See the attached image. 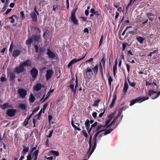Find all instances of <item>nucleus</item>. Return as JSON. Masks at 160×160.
Segmentation results:
<instances>
[{"label":"nucleus","mask_w":160,"mask_h":160,"mask_svg":"<svg viewBox=\"0 0 160 160\" xmlns=\"http://www.w3.org/2000/svg\"><path fill=\"white\" fill-rule=\"evenodd\" d=\"M39 152V150L38 149L36 150L32 153V156L34 157H38Z\"/></svg>","instance_id":"nucleus-35"},{"label":"nucleus","mask_w":160,"mask_h":160,"mask_svg":"<svg viewBox=\"0 0 160 160\" xmlns=\"http://www.w3.org/2000/svg\"><path fill=\"white\" fill-rule=\"evenodd\" d=\"M53 130H52V131H51L50 132V133H49V135H47V138H51V137H52V133H53Z\"/></svg>","instance_id":"nucleus-53"},{"label":"nucleus","mask_w":160,"mask_h":160,"mask_svg":"<svg viewBox=\"0 0 160 160\" xmlns=\"http://www.w3.org/2000/svg\"><path fill=\"white\" fill-rule=\"evenodd\" d=\"M16 112V110L13 109H10L7 110L6 114L10 117H12L15 116Z\"/></svg>","instance_id":"nucleus-9"},{"label":"nucleus","mask_w":160,"mask_h":160,"mask_svg":"<svg viewBox=\"0 0 160 160\" xmlns=\"http://www.w3.org/2000/svg\"><path fill=\"white\" fill-rule=\"evenodd\" d=\"M49 140L48 139H47L46 141L45 145L47 147H49Z\"/></svg>","instance_id":"nucleus-51"},{"label":"nucleus","mask_w":160,"mask_h":160,"mask_svg":"<svg viewBox=\"0 0 160 160\" xmlns=\"http://www.w3.org/2000/svg\"><path fill=\"white\" fill-rule=\"evenodd\" d=\"M48 105V103H46L43 106V111L42 112L43 113H45V110L46 109Z\"/></svg>","instance_id":"nucleus-48"},{"label":"nucleus","mask_w":160,"mask_h":160,"mask_svg":"<svg viewBox=\"0 0 160 160\" xmlns=\"http://www.w3.org/2000/svg\"><path fill=\"white\" fill-rule=\"evenodd\" d=\"M101 62L102 63L103 65H105V56L103 57L102 58Z\"/></svg>","instance_id":"nucleus-45"},{"label":"nucleus","mask_w":160,"mask_h":160,"mask_svg":"<svg viewBox=\"0 0 160 160\" xmlns=\"http://www.w3.org/2000/svg\"><path fill=\"white\" fill-rule=\"evenodd\" d=\"M97 113L96 112H94L92 113V116L94 118H96L97 116Z\"/></svg>","instance_id":"nucleus-58"},{"label":"nucleus","mask_w":160,"mask_h":160,"mask_svg":"<svg viewBox=\"0 0 160 160\" xmlns=\"http://www.w3.org/2000/svg\"><path fill=\"white\" fill-rule=\"evenodd\" d=\"M42 109H41L38 114V118L36 119L37 120L38 119L40 120V117L42 113Z\"/></svg>","instance_id":"nucleus-38"},{"label":"nucleus","mask_w":160,"mask_h":160,"mask_svg":"<svg viewBox=\"0 0 160 160\" xmlns=\"http://www.w3.org/2000/svg\"><path fill=\"white\" fill-rule=\"evenodd\" d=\"M77 10V8H76L75 10H73L72 11L71 13V19L74 24L77 25L78 24V21L75 16Z\"/></svg>","instance_id":"nucleus-3"},{"label":"nucleus","mask_w":160,"mask_h":160,"mask_svg":"<svg viewBox=\"0 0 160 160\" xmlns=\"http://www.w3.org/2000/svg\"><path fill=\"white\" fill-rule=\"evenodd\" d=\"M20 63L24 68L25 67H30L32 65V62L31 60L29 59L26 60L23 62Z\"/></svg>","instance_id":"nucleus-10"},{"label":"nucleus","mask_w":160,"mask_h":160,"mask_svg":"<svg viewBox=\"0 0 160 160\" xmlns=\"http://www.w3.org/2000/svg\"><path fill=\"white\" fill-rule=\"evenodd\" d=\"M97 140H94L93 139H92V142L94 145L92 148V149L90 152L89 153L88 155V158H89L91 156V154L93 153L94 150L96 148L97 146Z\"/></svg>","instance_id":"nucleus-13"},{"label":"nucleus","mask_w":160,"mask_h":160,"mask_svg":"<svg viewBox=\"0 0 160 160\" xmlns=\"http://www.w3.org/2000/svg\"><path fill=\"white\" fill-rule=\"evenodd\" d=\"M27 160H32V153L30 152L27 156Z\"/></svg>","instance_id":"nucleus-44"},{"label":"nucleus","mask_w":160,"mask_h":160,"mask_svg":"<svg viewBox=\"0 0 160 160\" xmlns=\"http://www.w3.org/2000/svg\"><path fill=\"white\" fill-rule=\"evenodd\" d=\"M103 36L102 35L101 36L100 40L99 42V47H100L101 45H102V43L103 42Z\"/></svg>","instance_id":"nucleus-46"},{"label":"nucleus","mask_w":160,"mask_h":160,"mask_svg":"<svg viewBox=\"0 0 160 160\" xmlns=\"http://www.w3.org/2000/svg\"><path fill=\"white\" fill-rule=\"evenodd\" d=\"M112 130L113 129L112 128L109 129L108 130L105 131L104 132H103V134L104 135H106L110 133Z\"/></svg>","instance_id":"nucleus-32"},{"label":"nucleus","mask_w":160,"mask_h":160,"mask_svg":"<svg viewBox=\"0 0 160 160\" xmlns=\"http://www.w3.org/2000/svg\"><path fill=\"white\" fill-rule=\"evenodd\" d=\"M20 13L22 16V19H25V14L23 11H22L20 12Z\"/></svg>","instance_id":"nucleus-49"},{"label":"nucleus","mask_w":160,"mask_h":160,"mask_svg":"<svg viewBox=\"0 0 160 160\" xmlns=\"http://www.w3.org/2000/svg\"><path fill=\"white\" fill-rule=\"evenodd\" d=\"M29 99L30 102H31L32 103H33L35 101V97L33 96V94L32 93H31L30 94Z\"/></svg>","instance_id":"nucleus-28"},{"label":"nucleus","mask_w":160,"mask_h":160,"mask_svg":"<svg viewBox=\"0 0 160 160\" xmlns=\"http://www.w3.org/2000/svg\"><path fill=\"white\" fill-rule=\"evenodd\" d=\"M99 67H100V69L101 71V74H102V76H103L102 67V66L101 63H100V64Z\"/></svg>","instance_id":"nucleus-59"},{"label":"nucleus","mask_w":160,"mask_h":160,"mask_svg":"<svg viewBox=\"0 0 160 160\" xmlns=\"http://www.w3.org/2000/svg\"><path fill=\"white\" fill-rule=\"evenodd\" d=\"M41 40V36L40 34L33 35L30 38H28L26 42V44L28 45H30L32 42L35 45L39 43Z\"/></svg>","instance_id":"nucleus-1"},{"label":"nucleus","mask_w":160,"mask_h":160,"mask_svg":"<svg viewBox=\"0 0 160 160\" xmlns=\"http://www.w3.org/2000/svg\"><path fill=\"white\" fill-rule=\"evenodd\" d=\"M119 15V13L118 12H116V15L115 17V19H117L118 18V16Z\"/></svg>","instance_id":"nucleus-63"},{"label":"nucleus","mask_w":160,"mask_h":160,"mask_svg":"<svg viewBox=\"0 0 160 160\" xmlns=\"http://www.w3.org/2000/svg\"><path fill=\"white\" fill-rule=\"evenodd\" d=\"M93 134H92L90 135L89 139V140L88 143L89 144V148L88 150V153L91 150L92 147V137L93 135Z\"/></svg>","instance_id":"nucleus-19"},{"label":"nucleus","mask_w":160,"mask_h":160,"mask_svg":"<svg viewBox=\"0 0 160 160\" xmlns=\"http://www.w3.org/2000/svg\"><path fill=\"white\" fill-rule=\"evenodd\" d=\"M116 98H117V96H116V95H115L114 96V98H113L110 104V108H112L113 107L114 105L115 104V101L116 99Z\"/></svg>","instance_id":"nucleus-27"},{"label":"nucleus","mask_w":160,"mask_h":160,"mask_svg":"<svg viewBox=\"0 0 160 160\" xmlns=\"http://www.w3.org/2000/svg\"><path fill=\"white\" fill-rule=\"evenodd\" d=\"M0 79H1V81L2 82H5V81H7V79L5 77H2Z\"/></svg>","instance_id":"nucleus-54"},{"label":"nucleus","mask_w":160,"mask_h":160,"mask_svg":"<svg viewBox=\"0 0 160 160\" xmlns=\"http://www.w3.org/2000/svg\"><path fill=\"white\" fill-rule=\"evenodd\" d=\"M114 115L113 113H112V114H111L109 115H108V117L109 118L108 119L111 120V121L112 120V118L113 117Z\"/></svg>","instance_id":"nucleus-52"},{"label":"nucleus","mask_w":160,"mask_h":160,"mask_svg":"<svg viewBox=\"0 0 160 160\" xmlns=\"http://www.w3.org/2000/svg\"><path fill=\"white\" fill-rule=\"evenodd\" d=\"M22 147L23 149L21 152V153L23 155L26 154L28 152L29 150V147H27L25 145H23Z\"/></svg>","instance_id":"nucleus-18"},{"label":"nucleus","mask_w":160,"mask_h":160,"mask_svg":"<svg viewBox=\"0 0 160 160\" xmlns=\"http://www.w3.org/2000/svg\"><path fill=\"white\" fill-rule=\"evenodd\" d=\"M50 152L52 154L56 156H58L59 155V153L58 151L54 150H51Z\"/></svg>","instance_id":"nucleus-29"},{"label":"nucleus","mask_w":160,"mask_h":160,"mask_svg":"<svg viewBox=\"0 0 160 160\" xmlns=\"http://www.w3.org/2000/svg\"><path fill=\"white\" fill-rule=\"evenodd\" d=\"M101 100L99 99H98L95 101L93 103V106L95 107H97L98 106V103L100 102Z\"/></svg>","instance_id":"nucleus-33"},{"label":"nucleus","mask_w":160,"mask_h":160,"mask_svg":"<svg viewBox=\"0 0 160 160\" xmlns=\"http://www.w3.org/2000/svg\"><path fill=\"white\" fill-rule=\"evenodd\" d=\"M47 54L49 58H55L56 55L55 53L52 52L49 48L47 49Z\"/></svg>","instance_id":"nucleus-15"},{"label":"nucleus","mask_w":160,"mask_h":160,"mask_svg":"<svg viewBox=\"0 0 160 160\" xmlns=\"http://www.w3.org/2000/svg\"><path fill=\"white\" fill-rule=\"evenodd\" d=\"M16 17V16L15 15H13L9 18L11 20L10 21V22L11 23H12L14 22L15 19L14 18H13V17Z\"/></svg>","instance_id":"nucleus-41"},{"label":"nucleus","mask_w":160,"mask_h":160,"mask_svg":"<svg viewBox=\"0 0 160 160\" xmlns=\"http://www.w3.org/2000/svg\"><path fill=\"white\" fill-rule=\"evenodd\" d=\"M85 55H86L82 57L80 59H77V58H75L72 60L68 64V68H70L71 66H72L73 64H74L76 62L83 59L85 58Z\"/></svg>","instance_id":"nucleus-8"},{"label":"nucleus","mask_w":160,"mask_h":160,"mask_svg":"<svg viewBox=\"0 0 160 160\" xmlns=\"http://www.w3.org/2000/svg\"><path fill=\"white\" fill-rule=\"evenodd\" d=\"M12 9L10 8L7 9L6 12H5V14L6 15L8 14L12 10Z\"/></svg>","instance_id":"nucleus-62"},{"label":"nucleus","mask_w":160,"mask_h":160,"mask_svg":"<svg viewBox=\"0 0 160 160\" xmlns=\"http://www.w3.org/2000/svg\"><path fill=\"white\" fill-rule=\"evenodd\" d=\"M85 127H90V124L89 120L88 119L86 120L85 123Z\"/></svg>","instance_id":"nucleus-40"},{"label":"nucleus","mask_w":160,"mask_h":160,"mask_svg":"<svg viewBox=\"0 0 160 160\" xmlns=\"http://www.w3.org/2000/svg\"><path fill=\"white\" fill-rule=\"evenodd\" d=\"M30 15L33 22H36L37 21V16L36 13H35V12H31L30 13Z\"/></svg>","instance_id":"nucleus-14"},{"label":"nucleus","mask_w":160,"mask_h":160,"mask_svg":"<svg viewBox=\"0 0 160 160\" xmlns=\"http://www.w3.org/2000/svg\"><path fill=\"white\" fill-rule=\"evenodd\" d=\"M34 47L35 48V52L36 53L39 52L41 55H43L46 51L44 48L40 47L39 48L37 45H35Z\"/></svg>","instance_id":"nucleus-7"},{"label":"nucleus","mask_w":160,"mask_h":160,"mask_svg":"<svg viewBox=\"0 0 160 160\" xmlns=\"http://www.w3.org/2000/svg\"><path fill=\"white\" fill-rule=\"evenodd\" d=\"M146 14L148 18H149L150 16H153L154 15V14L151 13H147Z\"/></svg>","instance_id":"nucleus-55"},{"label":"nucleus","mask_w":160,"mask_h":160,"mask_svg":"<svg viewBox=\"0 0 160 160\" xmlns=\"http://www.w3.org/2000/svg\"><path fill=\"white\" fill-rule=\"evenodd\" d=\"M10 107V105L8 103H6L1 105V108L2 109H4L6 108H8Z\"/></svg>","instance_id":"nucleus-26"},{"label":"nucleus","mask_w":160,"mask_h":160,"mask_svg":"<svg viewBox=\"0 0 160 160\" xmlns=\"http://www.w3.org/2000/svg\"><path fill=\"white\" fill-rule=\"evenodd\" d=\"M126 66L127 71H128V72L129 73L130 72V66L129 64H126Z\"/></svg>","instance_id":"nucleus-56"},{"label":"nucleus","mask_w":160,"mask_h":160,"mask_svg":"<svg viewBox=\"0 0 160 160\" xmlns=\"http://www.w3.org/2000/svg\"><path fill=\"white\" fill-rule=\"evenodd\" d=\"M71 124H72V126L74 128L75 130H78L79 131H80L81 130V129L80 128H78V127H77L75 125H74V120H73V118H72Z\"/></svg>","instance_id":"nucleus-22"},{"label":"nucleus","mask_w":160,"mask_h":160,"mask_svg":"<svg viewBox=\"0 0 160 160\" xmlns=\"http://www.w3.org/2000/svg\"><path fill=\"white\" fill-rule=\"evenodd\" d=\"M82 133L84 134V136L86 138H88V136L86 132V131L85 129H84L82 131Z\"/></svg>","instance_id":"nucleus-36"},{"label":"nucleus","mask_w":160,"mask_h":160,"mask_svg":"<svg viewBox=\"0 0 160 160\" xmlns=\"http://www.w3.org/2000/svg\"><path fill=\"white\" fill-rule=\"evenodd\" d=\"M29 120L27 118L25 119L23 122V125L24 126H26L28 123Z\"/></svg>","instance_id":"nucleus-42"},{"label":"nucleus","mask_w":160,"mask_h":160,"mask_svg":"<svg viewBox=\"0 0 160 160\" xmlns=\"http://www.w3.org/2000/svg\"><path fill=\"white\" fill-rule=\"evenodd\" d=\"M128 82L129 85L131 86H132L133 87H134L136 85V83L134 82H131L130 81L129 79L128 78Z\"/></svg>","instance_id":"nucleus-34"},{"label":"nucleus","mask_w":160,"mask_h":160,"mask_svg":"<svg viewBox=\"0 0 160 160\" xmlns=\"http://www.w3.org/2000/svg\"><path fill=\"white\" fill-rule=\"evenodd\" d=\"M24 71V68L20 63L19 66L15 68L13 70V72L19 74L23 72Z\"/></svg>","instance_id":"nucleus-6"},{"label":"nucleus","mask_w":160,"mask_h":160,"mask_svg":"<svg viewBox=\"0 0 160 160\" xmlns=\"http://www.w3.org/2000/svg\"><path fill=\"white\" fill-rule=\"evenodd\" d=\"M38 72V70L35 67L32 68L30 71V74L34 79H35L37 78Z\"/></svg>","instance_id":"nucleus-5"},{"label":"nucleus","mask_w":160,"mask_h":160,"mask_svg":"<svg viewBox=\"0 0 160 160\" xmlns=\"http://www.w3.org/2000/svg\"><path fill=\"white\" fill-rule=\"evenodd\" d=\"M15 78V75L14 73H11L10 74V81H11L12 83L14 82Z\"/></svg>","instance_id":"nucleus-23"},{"label":"nucleus","mask_w":160,"mask_h":160,"mask_svg":"<svg viewBox=\"0 0 160 160\" xmlns=\"http://www.w3.org/2000/svg\"><path fill=\"white\" fill-rule=\"evenodd\" d=\"M128 88V85L127 81L125 80L124 83V88L123 89V92L125 93H126Z\"/></svg>","instance_id":"nucleus-20"},{"label":"nucleus","mask_w":160,"mask_h":160,"mask_svg":"<svg viewBox=\"0 0 160 160\" xmlns=\"http://www.w3.org/2000/svg\"><path fill=\"white\" fill-rule=\"evenodd\" d=\"M18 93L20 97L22 98H24L27 95V92L25 89H19L18 90Z\"/></svg>","instance_id":"nucleus-11"},{"label":"nucleus","mask_w":160,"mask_h":160,"mask_svg":"<svg viewBox=\"0 0 160 160\" xmlns=\"http://www.w3.org/2000/svg\"><path fill=\"white\" fill-rule=\"evenodd\" d=\"M98 64H96L95 67L92 68V69L93 72L94 74L95 75H96L97 74L98 72Z\"/></svg>","instance_id":"nucleus-21"},{"label":"nucleus","mask_w":160,"mask_h":160,"mask_svg":"<svg viewBox=\"0 0 160 160\" xmlns=\"http://www.w3.org/2000/svg\"><path fill=\"white\" fill-rule=\"evenodd\" d=\"M84 76L88 79H90L93 75L92 70L89 67H88L86 70L85 73L84 74Z\"/></svg>","instance_id":"nucleus-4"},{"label":"nucleus","mask_w":160,"mask_h":160,"mask_svg":"<svg viewBox=\"0 0 160 160\" xmlns=\"http://www.w3.org/2000/svg\"><path fill=\"white\" fill-rule=\"evenodd\" d=\"M21 51L19 49H15L13 51L12 56L16 58L21 53Z\"/></svg>","instance_id":"nucleus-17"},{"label":"nucleus","mask_w":160,"mask_h":160,"mask_svg":"<svg viewBox=\"0 0 160 160\" xmlns=\"http://www.w3.org/2000/svg\"><path fill=\"white\" fill-rule=\"evenodd\" d=\"M157 92L156 91H149V92L148 93V96L151 97L152 95H153L154 94L156 93Z\"/></svg>","instance_id":"nucleus-39"},{"label":"nucleus","mask_w":160,"mask_h":160,"mask_svg":"<svg viewBox=\"0 0 160 160\" xmlns=\"http://www.w3.org/2000/svg\"><path fill=\"white\" fill-rule=\"evenodd\" d=\"M19 107L23 110H26L27 109V107L25 104L23 103H21L19 104Z\"/></svg>","instance_id":"nucleus-30"},{"label":"nucleus","mask_w":160,"mask_h":160,"mask_svg":"<svg viewBox=\"0 0 160 160\" xmlns=\"http://www.w3.org/2000/svg\"><path fill=\"white\" fill-rule=\"evenodd\" d=\"M53 73L54 72L52 69H49L47 71L46 76L47 80H49L52 78Z\"/></svg>","instance_id":"nucleus-12"},{"label":"nucleus","mask_w":160,"mask_h":160,"mask_svg":"<svg viewBox=\"0 0 160 160\" xmlns=\"http://www.w3.org/2000/svg\"><path fill=\"white\" fill-rule=\"evenodd\" d=\"M148 99L149 97L148 96H147L146 97H143L142 98H140L139 97L131 101L130 104V106H132L137 102H141L144 101Z\"/></svg>","instance_id":"nucleus-2"},{"label":"nucleus","mask_w":160,"mask_h":160,"mask_svg":"<svg viewBox=\"0 0 160 160\" xmlns=\"http://www.w3.org/2000/svg\"><path fill=\"white\" fill-rule=\"evenodd\" d=\"M43 85L40 83H37L33 86V89L34 91H38L43 87Z\"/></svg>","instance_id":"nucleus-16"},{"label":"nucleus","mask_w":160,"mask_h":160,"mask_svg":"<svg viewBox=\"0 0 160 160\" xmlns=\"http://www.w3.org/2000/svg\"><path fill=\"white\" fill-rule=\"evenodd\" d=\"M137 41L140 43H142L143 42V40L145 39L141 37L138 36L137 38Z\"/></svg>","instance_id":"nucleus-31"},{"label":"nucleus","mask_w":160,"mask_h":160,"mask_svg":"<svg viewBox=\"0 0 160 160\" xmlns=\"http://www.w3.org/2000/svg\"><path fill=\"white\" fill-rule=\"evenodd\" d=\"M39 109V107H37L35 109L33 110L32 113H33V114L34 115L35 112H36L37 111H38Z\"/></svg>","instance_id":"nucleus-47"},{"label":"nucleus","mask_w":160,"mask_h":160,"mask_svg":"<svg viewBox=\"0 0 160 160\" xmlns=\"http://www.w3.org/2000/svg\"><path fill=\"white\" fill-rule=\"evenodd\" d=\"M46 33V32H44L43 33V37L46 40H47L48 39V38L47 36H45Z\"/></svg>","instance_id":"nucleus-61"},{"label":"nucleus","mask_w":160,"mask_h":160,"mask_svg":"<svg viewBox=\"0 0 160 160\" xmlns=\"http://www.w3.org/2000/svg\"><path fill=\"white\" fill-rule=\"evenodd\" d=\"M103 125H100L98 126L96 128V130H95V131H98L100 130L102 127Z\"/></svg>","instance_id":"nucleus-43"},{"label":"nucleus","mask_w":160,"mask_h":160,"mask_svg":"<svg viewBox=\"0 0 160 160\" xmlns=\"http://www.w3.org/2000/svg\"><path fill=\"white\" fill-rule=\"evenodd\" d=\"M160 95V91H159L157 93L156 96L154 98H152V99H155L158 98Z\"/></svg>","instance_id":"nucleus-60"},{"label":"nucleus","mask_w":160,"mask_h":160,"mask_svg":"<svg viewBox=\"0 0 160 160\" xmlns=\"http://www.w3.org/2000/svg\"><path fill=\"white\" fill-rule=\"evenodd\" d=\"M119 116V114H118L117 117L115 118L113 121L108 125H107V128H109L111 126H112V125L114 124L116 122V121L117 119H118V117Z\"/></svg>","instance_id":"nucleus-24"},{"label":"nucleus","mask_w":160,"mask_h":160,"mask_svg":"<svg viewBox=\"0 0 160 160\" xmlns=\"http://www.w3.org/2000/svg\"><path fill=\"white\" fill-rule=\"evenodd\" d=\"M98 124V122H96L93 124H92L91 125V127H92V128H93L96 126Z\"/></svg>","instance_id":"nucleus-50"},{"label":"nucleus","mask_w":160,"mask_h":160,"mask_svg":"<svg viewBox=\"0 0 160 160\" xmlns=\"http://www.w3.org/2000/svg\"><path fill=\"white\" fill-rule=\"evenodd\" d=\"M49 96H50L49 93L48 92V93H47V96L44 99V100L43 101H42V102H43L46 100L48 99V98H49Z\"/></svg>","instance_id":"nucleus-57"},{"label":"nucleus","mask_w":160,"mask_h":160,"mask_svg":"<svg viewBox=\"0 0 160 160\" xmlns=\"http://www.w3.org/2000/svg\"><path fill=\"white\" fill-rule=\"evenodd\" d=\"M81 18L83 21L85 22L87 20V18L86 17H81Z\"/></svg>","instance_id":"nucleus-64"},{"label":"nucleus","mask_w":160,"mask_h":160,"mask_svg":"<svg viewBox=\"0 0 160 160\" xmlns=\"http://www.w3.org/2000/svg\"><path fill=\"white\" fill-rule=\"evenodd\" d=\"M34 31L36 33L40 34L41 32V30L40 29L37 27H33Z\"/></svg>","instance_id":"nucleus-25"},{"label":"nucleus","mask_w":160,"mask_h":160,"mask_svg":"<svg viewBox=\"0 0 160 160\" xmlns=\"http://www.w3.org/2000/svg\"><path fill=\"white\" fill-rule=\"evenodd\" d=\"M113 79L112 77L111 76H109L108 79V83L109 86L111 87V83L112 82Z\"/></svg>","instance_id":"nucleus-37"}]
</instances>
